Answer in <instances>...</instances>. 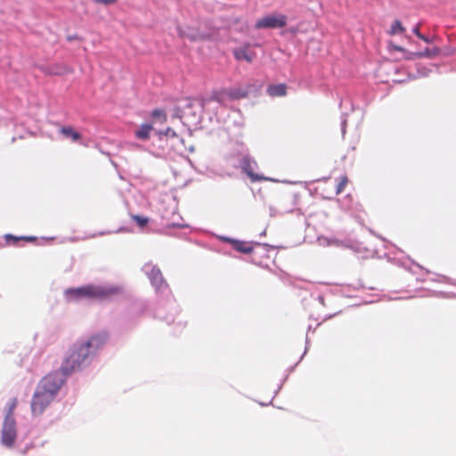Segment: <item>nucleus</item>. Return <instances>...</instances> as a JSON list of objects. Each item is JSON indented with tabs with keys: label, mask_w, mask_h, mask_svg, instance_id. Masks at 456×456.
<instances>
[{
	"label": "nucleus",
	"mask_w": 456,
	"mask_h": 456,
	"mask_svg": "<svg viewBox=\"0 0 456 456\" xmlns=\"http://www.w3.org/2000/svg\"><path fill=\"white\" fill-rule=\"evenodd\" d=\"M91 354V351L86 348L84 343H79L74 346L69 355L66 358L61 370L65 374L78 369L85 360Z\"/></svg>",
	"instance_id": "3"
},
{
	"label": "nucleus",
	"mask_w": 456,
	"mask_h": 456,
	"mask_svg": "<svg viewBox=\"0 0 456 456\" xmlns=\"http://www.w3.org/2000/svg\"><path fill=\"white\" fill-rule=\"evenodd\" d=\"M151 117L159 120L160 123H164L167 121V115L165 111L162 110H154L151 113Z\"/></svg>",
	"instance_id": "20"
},
{
	"label": "nucleus",
	"mask_w": 456,
	"mask_h": 456,
	"mask_svg": "<svg viewBox=\"0 0 456 456\" xmlns=\"http://www.w3.org/2000/svg\"><path fill=\"white\" fill-rule=\"evenodd\" d=\"M60 372L46 375L38 384L31 402V411L34 416L41 415L54 400L59 389L63 384Z\"/></svg>",
	"instance_id": "1"
},
{
	"label": "nucleus",
	"mask_w": 456,
	"mask_h": 456,
	"mask_svg": "<svg viewBox=\"0 0 456 456\" xmlns=\"http://www.w3.org/2000/svg\"><path fill=\"white\" fill-rule=\"evenodd\" d=\"M232 244L233 248L239 252L249 254L253 251V247L248 242L241 240H232Z\"/></svg>",
	"instance_id": "12"
},
{
	"label": "nucleus",
	"mask_w": 456,
	"mask_h": 456,
	"mask_svg": "<svg viewBox=\"0 0 456 456\" xmlns=\"http://www.w3.org/2000/svg\"><path fill=\"white\" fill-rule=\"evenodd\" d=\"M4 239L8 244H12V245H16L18 243V241H20V240L35 241L37 240L36 237H30V236L16 237L12 234H6L4 236Z\"/></svg>",
	"instance_id": "15"
},
{
	"label": "nucleus",
	"mask_w": 456,
	"mask_h": 456,
	"mask_svg": "<svg viewBox=\"0 0 456 456\" xmlns=\"http://www.w3.org/2000/svg\"><path fill=\"white\" fill-rule=\"evenodd\" d=\"M419 38L423 40L426 43H430L431 42V40L428 37H425L424 35H421Z\"/></svg>",
	"instance_id": "25"
},
{
	"label": "nucleus",
	"mask_w": 456,
	"mask_h": 456,
	"mask_svg": "<svg viewBox=\"0 0 456 456\" xmlns=\"http://www.w3.org/2000/svg\"><path fill=\"white\" fill-rule=\"evenodd\" d=\"M131 218L141 228H144L148 224V223H149V218L146 217V216H139V215H132Z\"/></svg>",
	"instance_id": "19"
},
{
	"label": "nucleus",
	"mask_w": 456,
	"mask_h": 456,
	"mask_svg": "<svg viewBox=\"0 0 456 456\" xmlns=\"http://www.w3.org/2000/svg\"><path fill=\"white\" fill-rule=\"evenodd\" d=\"M256 166L255 160H253L250 157L245 156L241 161V168L243 172L247 174V175L251 179L252 182H258L265 180V177L255 174L253 172L254 167Z\"/></svg>",
	"instance_id": "8"
},
{
	"label": "nucleus",
	"mask_w": 456,
	"mask_h": 456,
	"mask_svg": "<svg viewBox=\"0 0 456 456\" xmlns=\"http://www.w3.org/2000/svg\"><path fill=\"white\" fill-rule=\"evenodd\" d=\"M440 53V49L438 47H433L431 49L427 48L425 51L417 53L415 55L419 58L428 57L433 58Z\"/></svg>",
	"instance_id": "16"
},
{
	"label": "nucleus",
	"mask_w": 456,
	"mask_h": 456,
	"mask_svg": "<svg viewBox=\"0 0 456 456\" xmlns=\"http://www.w3.org/2000/svg\"><path fill=\"white\" fill-rule=\"evenodd\" d=\"M419 28H420V24H417L413 29H412V32L418 37H419L422 34L419 32Z\"/></svg>",
	"instance_id": "24"
},
{
	"label": "nucleus",
	"mask_w": 456,
	"mask_h": 456,
	"mask_svg": "<svg viewBox=\"0 0 456 456\" xmlns=\"http://www.w3.org/2000/svg\"><path fill=\"white\" fill-rule=\"evenodd\" d=\"M266 92L272 97L285 96L287 94V86L285 84L271 85Z\"/></svg>",
	"instance_id": "11"
},
{
	"label": "nucleus",
	"mask_w": 456,
	"mask_h": 456,
	"mask_svg": "<svg viewBox=\"0 0 456 456\" xmlns=\"http://www.w3.org/2000/svg\"><path fill=\"white\" fill-rule=\"evenodd\" d=\"M405 31V28L402 25L401 21L399 20H395L391 27H390V29H389V34L390 35H396V34H401L403 32Z\"/></svg>",
	"instance_id": "18"
},
{
	"label": "nucleus",
	"mask_w": 456,
	"mask_h": 456,
	"mask_svg": "<svg viewBox=\"0 0 456 456\" xmlns=\"http://www.w3.org/2000/svg\"><path fill=\"white\" fill-rule=\"evenodd\" d=\"M148 277L151 280V284L158 290L167 286V284L164 281L162 273L159 268L152 267L151 269V271L148 272Z\"/></svg>",
	"instance_id": "9"
},
{
	"label": "nucleus",
	"mask_w": 456,
	"mask_h": 456,
	"mask_svg": "<svg viewBox=\"0 0 456 456\" xmlns=\"http://www.w3.org/2000/svg\"><path fill=\"white\" fill-rule=\"evenodd\" d=\"M118 0H94L95 4H101L104 5L115 4Z\"/></svg>",
	"instance_id": "23"
},
{
	"label": "nucleus",
	"mask_w": 456,
	"mask_h": 456,
	"mask_svg": "<svg viewBox=\"0 0 456 456\" xmlns=\"http://www.w3.org/2000/svg\"><path fill=\"white\" fill-rule=\"evenodd\" d=\"M120 292L121 289L118 287L86 285L68 289L64 295L68 301H77L81 298L105 299Z\"/></svg>",
	"instance_id": "2"
},
{
	"label": "nucleus",
	"mask_w": 456,
	"mask_h": 456,
	"mask_svg": "<svg viewBox=\"0 0 456 456\" xmlns=\"http://www.w3.org/2000/svg\"><path fill=\"white\" fill-rule=\"evenodd\" d=\"M164 134H165L167 137H172V138H174V137H176V136H177V134H176V133L175 132V130H174V129H172V128H170V127H169V128H167V129L164 132Z\"/></svg>",
	"instance_id": "22"
},
{
	"label": "nucleus",
	"mask_w": 456,
	"mask_h": 456,
	"mask_svg": "<svg viewBox=\"0 0 456 456\" xmlns=\"http://www.w3.org/2000/svg\"><path fill=\"white\" fill-rule=\"evenodd\" d=\"M287 25V17L283 14L267 15L259 19L256 24V28H281Z\"/></svg>",
	"instance_id": "5"
},
{
	"label": "nucleus",
	"mask_w": 456,
	"mask_h": 456,
	"mask_svg": "<svg viewBox=\"0 0 456 456\" xmlns=\"http://www.w3.org/2000/svg\"><path fill=\"white\" fill-rule=\"evenodd\" d=\"M17 404H18L17 398H12L11 400V402L9 403V409H8V411L4 418V420L15 421L14 416H13V411H14L15 408L17 407Z\"/></svg>",
	"instance_id": "17"
},
{
	"label": "nucleus",
	"mask_w": 456,
	"mask_h": 456,
	"mask_svg": "<svg viewBox=\"0 0 456 456\" xmlns=\"http://www.w3.org/2000/svg\"><path fill=\"white\" fill-rule=\"evenodd\" d=\"M233 55L237 61H245L248 63L256 58V53L250 51L247 45L234 49Z\"/></svg>",
	"instance_id": "10"
},
{
	"label": "nucleus",
	"mask_w": 456,
	"mask_h": 456,
	"mask_svg": "<svg viewBox=\"0 0 456 456\" xmlns=\"http://www.w3.org/2000/svg\"><path fill=\"white\" fill-rule=\"evenodd\" d=\"M108 336L105 332H102L92 336L87 341L83 342L86 348L91 351V354H94L106 343Z\"/></svg>",
	"instance_id": "7"
},
{
	"label": "nucleus",
	"mask_w": 456,
	"mask_h": 456,
	"mask_svg": "<svg viewBox=\"0 0 456 456\" xmlns=\"http://www.w3.org/2000/svg\"><path fill=\"white\" fill-rule=\"evenodd\" d=\"M245 94H237L235 91L221 89L214 91L208 97L202 99L201 105L206 106L210 102H216L224 104L227 100H233L244 97Z\"/></svg>",
	"instance_id": "4"
},
{
	"label": "nucleus",
	"mask_w": 456,
	"mask_h": 456,
	"mask_svg": "<svg viewBox=\"0 0 456 456\" xmlns=\"http://www.w3.org/2000/svg\"><path fill=\"white\" fill-rule=\"evenodd\" d=\"M151 124H142L135 132V136L141 140H147L150 138V134L152 130Z\"/></svg>",
	"instance_id": "13"
},
{
	"label": "nucleus",
	"mask_w": 456,
	"mask_h": 456,
	"mask_svg": "<svg viewBox=\"0 0 456 456\" xmlns=\"http://www.w3.org/2000/svg\"><path fill=\"white\" fill-rule=\"evenodd\" d=\"M60 131L65 137L70 138L73 142L81 139V134L71 126H62Z\"/></svg>",
	"instance_id": "14"
},
{
	"label": "nucleus",
	"mask_w": 456,
	"mask_h": 456,
	"mask_svg": "<svg viewBox=\"0 0 456 456\" xmlns=\"http://www.w3.org/2000/svg\"><path fill=\"white\" fill-rule=\"evenodd\" d=\"M394 49L398 52H404V49L402 46L395 45Z\"/></svg>",
	"instance_id": "26"
},
{
	"label": "nucleus",
	"mask_w": 456,
	"mask_h": 456,
	"mask_svg": "<svg viewBox=\"0 0 456 456\" xmlns=\"http://www.w3.org/2000/svg\"><path fill=\"white\" fill-rule=\"evenodd\" d=\"M17 438L15 421L4 420L1 432V444L4 446L12 448Z\"/></svg>",
	"instance_id": "6"
},
{
	"label": "nucleus",
	"mask_w": 456,
	"mask_h": 456,
	"mask_svg": "<svg viewBox=\"0 0 456 456\" xmlns=\"http://www.w3.org/2000/svg\"><path fill=\"white\" fill-rule=\"evenodd\" d=\"M347 183L348 178L346 175L342 176L336 187V194L341 193L344 191L345 187L346 186Z\"/></svg>",
	"instance_id": "21"
}]
</instances>
